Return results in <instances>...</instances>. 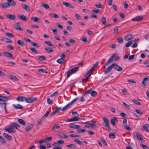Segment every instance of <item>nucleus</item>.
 Here are the masks:
<instances>
[{
    "instance_id": "nucleus-1",
    "label": "nucleus",
    "mask_w": 149,
    "mask_h": 149,
    "mask_svg": "<svg viewBox=\"0 0 149 149\" xmlns=\"http://www.w3.org/2000/svg\"><path fill=\"white\" fill-rule=\"evenodd\" d=\"M20 127V125L19 124L13 123L8 126V128H5L4 130L10 133H15L16 131L14 128L17 129L18 127Z\"/></svg>"
},
{
    "instance_id": "nucleus-2",
    "label": "nucleus",
    "mask_w": 149,
    "mask_h": 149,
    "mask_svg": "<svg viewBox=\"0 0 149 149\" xmlns=\"http://www.w3.org/2000/svg\"><path fill=\"white\" fill-rule=\"evenodd\" d=\"M8 98L4 96H0V104H5L4 107L1 106L3 110L5 111L6 109V102L7 101Z\"/></svg>"
},
{
    "instance_id": "nucleus-3",
    "label": "nucleus",
    "mask_w": 149,
    "mask_h": 149,
    "mask_svg": "<svg viewBox=\"0 0 149 149\" xmlns=\"http://www.w3.org/2000/svg\"><path fill=\"white\" fill-rule=\"evenodd\" d=\"M79 67L78 66L75 67L68 70L66 72V76L67 78L70 77V74L74 73L79 70Z\"/></svg>"
},
{
    "instance_id": "nucleus-4",
    "label": "nucleus",
    "mask_w": 149,
    "mask_h": 149,
    "mask_svg": "<svg viewBox=\"0 0 149 149\" xmlns=\"http://www.w3.org/2000/svg\"><path fill=\"white\" fill-rule=\"evenodd\" d=\"M78 97H77L76 98L73 100L72 101L67 104L66 105L64 106L61 109L62 111H64L65 110L69 108L70 106L73 104L74 102H75L78 99Z\"/></svg>"
},
{
    "instance_id": "nucleus-5",
    "label": "nucleus",
    "mask_w": 149,
    "mask_h": 149,
    "mask_svg": "<svg viewBox=\"0 0 149 149\" xmlns=\"http://www.w3.org/2000/svg\"><path fill=\"white\" fill-rule=\"evenodd\" d=\"M99 63V61L97 62L93 65V66L86 73V74L84 75V77H86L88 74L90 73H92V71L98 64Z\"/></svg>"
},
{
    "instance_id": "nucleus-6",
    "label": "nucleus",
    "mask_w": 149,
    "mask_h": 149,
    "mask_svg": "<svg viewBox=\"0 0 149 149\" xmlns=\"http://www.w3.org/2000/svg\"><path fill=\"white\" fill-rule=\"evenodd\" d=\"M37 100V98L36 97L32 98V97H25V101L28 103H31L33 102L34 101H36Z\"/></svg>"
},
{
    "instance_id": "nucleus-7",
    "label": "nucleus",
    "mask_w": 149,
    "mask_h": 149,
    "mask_svg": "<svg viewBox=\"0 0 149 149\" xmlns=\"http://www.w3.org/2000/svg\"><path fill=\"white\" fill-rule=\"evenodd\" d=\"M134 133V135L135 136H136L138 140L141 142H144V140L140 134L138 133L137 132H135Z\"/></svg>"
},
{
    "instance_id": "nucleus-8",
    "label": "nucleus",
    "mask_w": 149,
    "mask_h": 149,
    "mask_svg": "<svg viewBox=\"0 0 149 149\" xmlns=\"http://www.w3.org/2000/svg\"><path fill=\"white\" fill-rule=\"evenodd\" d=\"M7 2L9 6V7L10 6L14 7L16 4V2L13 0H8Z\"/></svg>"
},
{
    "instance_id": "nucleus-9",
    "label": "nucleus",
    "mask_w": 149,
    "mask_h": 149,
    "mask_svg": "<svg viewBox=\"0 0 149 149\" xmlns=\"http://www.w3.org/2000/svg\"><path fill=\"white\" fill-rule=\"evenodd\" d=\"M113 65V68L118 71H122L123 69L122 68L120 67L119 65L116 64L115 63L112 64Z\"/></svg>"
},
{
    "instance_id": "nucleus-10",
    "label": "nucleus",
    "mask_w": 149,
    "mask_h": 149,
    "mask_svg": "<svg viewBox=\"0 0 149 149\" xmlns=\"http://www.w3.org/2000/svg\"><path fill=\"white\" fill-rule=\"evenodd\" d=\"M113 65L111 64L104 71V74H106L109 73L112 70L113 68Z\"/></svg>"
},
{
    "instance_id": "nucleus-11",
    "label": "nucleus",
    "mask_w": 149,
    "mask_h": 149,
    "mask_svg": "<svg viewBox=\"0 0 149 149\" xmlns=\"http://www.w3.org/2000/svg\"><path fill=\"white\" fill-rule=\"evenodd\" d=\"M143 19V17L142 16H137L136 17L132 18L131 20L132 21H141Z\"/></svg>"
},
{
    "instance_id": "nucleus-12",
    "label": "nucleus",
    "mask_w": 149,
    "mask_h": 149,
    "mask_svg": "<svg viewBox=\"0 0 149 149\" xmlns=\"http://www.w3.org/2000/svg\"><path fill=\"white\" fill-rule=\"evenodd\" d=\"M115 56V54L112 55L108 60L106 63V65H108L111 63H112L114 60V57Z\"/></svg>"
},
{
    "instance_id": "nucleus-13",
    "label": "nucleus",
    "mask_w": 149,
    "mask_h": 149,
    "mask_svg": "<svg viewBox=\"0 0 149 149\" xmlns=\"http://www.w3.org/2000/svg\"><path fill=\"white\" fill-rule=\"evenodd\" d=\"M92 74V73H89L88 74L86 77V78L85 79H83L82 81H80V83H83L87 81L88 80L89 78Z\"/></svg>"
},
{
    "instance_id": "nucleus-14",
    "label": "nucleus",
    "mask_w": 149,
    "mask_h": 149,
    "mask_svg": "<svg viewBox=\"0 0 149 149\" xmlns=\"http://www.w3.org/2000/svg\"><path fill=\"white\" fill-rule=\"evenodd\" d=\"M6 16L7 18L11 20H15V16L14 15L7 14Z\"/></svg>"
},
{
    "instance_id": "nucleus-15",
    "label": "nucleus",
    "mask_w": 149,
    "mask_h": 149,
    "mask_svg": "<svg viewBox=\"0 0 149 149\" xmlns=\"http://www.w3.org/2000/svg\"><path fill=\"white\" fill-rule=\"evenodd\" d=\"M3 54L5 56L7 57L12 58L13 57V55L10 53L8 52H3Z\"/></svg>"
},
{
    "instance_id": "nucleus-16",
    "label": "nucleus",
    "mask_w": 149,
    "mask_h": 149,
    "mask_svg": "<svg viewBox=\"0 0 149 149\" xmlns=\"http://www.w3.org/2000/svg\"><path fill=\"white\" fill-rule=\"evenodd\" d=\"M1 40L7 43H13L12 40L6 38H3L1 39Z\"/></svg>"
},
{
    "instance_id": "nucleus-17",
    "label": "nucleus",
    "mask_w": 149,
    "mask_h": 149,
    "mask_svg": "<svg viewBox=\"0 0 149 149\" xmlns=\"http://www.w3.org/2000/svg\"><path fill=\"white\" fill-rule=\"evenodd\" d=\"M56 62L62 65L65 63V61L64 58H60L57 59Z\"/></svg>"
},
{
    "instance_id": "nucleus-18",
    "label": "nucleus",
    "mask_w": 149,
    "mask_h": 149,
    "mask_svg": "<svg viewBox=\"0 0 149 149\" xmlns=\"http://www.w3.org/2000/svg\"><path fill=\"white\" fill-rule=\"evenodd\" d=\"M8 77L10 79L14 80L16 81H19V79L16 76L13 75H9L8 76Z\"/></svg>"
},
{
    "instance_id": "nucleus-19",
    "label": "nucleus",
    "mask_w": 149,
    "mask_h": 149,
    "mask_svg": "<svg viewBox=\"0 0 149 149\" xmlns=\"http://www.w3.org/2000/svg\"><path fill=\"white\" fill-rule=\"evenodd\" d=\"M34 124H32L26 126L25 128V130L26 132H28L33 127Z\"/></svg>"
},
{
    "instance_id": "nucleus-20",
    "label": "nucleus",
    "mask_w": 149,
    "mask_h": 149,
    "mask_svg": "<svg viewBox=\"0 0 149 149\" xmlns=\"http://www.w3.org/2000/svg\"><path fill=\"white\" fill-rule=\"evenodd\" d=\"M22 8H24V10L27 11H29L30 10V8L29 6L26 4H24L22 6Z\"/></svg>"
},
{
    "instance_id": "nucleus-21",
    "label": "nucleus",
    "mask_w": 149,
    "mask_h": 149,
    "mask_svg": "<svg viewBox=\"0 0 149 149\" xmlns=\"http://www.w3.org/2000/svg\"><path fill=\"white\" fill-rule=\"evenodd\" d=\"M18 18L20 19L23 21H27V20L26 16L23 15H19L18 16Z\"/></svg>"
},
{
    "instance_id": "nucleus-22",
    "label": "nucleus",
    "mask_w": 149,
    "mask_h": 149,
    "mask_svg": "<svg viewBox=\"0 0 149 149\" xmlns=\"http://www.w3.org/2000/svg\"><path fill=\"white\" fill-rule=\"evenodd\" d=\"M69 127L71 128L78 129L80 127V126L76 124H72L70 125Z\"/></svg>"
},
{
    "instance_id": "nucleus-23",
    "label": "nucleus",
    "mask_w": 149,
    "mask_h": 149,
    "mask_svg": "<svg viewBox=\"0 0 149 149\" xmlns=\"http://www.w3.org/2000/svg\"><path fill=\"white\" fill-rule=\"evenodd\" d=\"M61 109V107H58L56 108V110L53 111L50 114V115L51 116H52L56 114Z\"/></svg>"
},
{
    "instance_id": "nucleus-24",
    "label": "nucleus",
    "mask_w": 149,
    "mask_h": 149,
    "mask_svg": "<svg viewBox=\"0 0 149 149\" xmlns=\"http://www.w3.org/2000/svg\"><path fill=\"white\" fill-rule=\"evenodd\" d=\"M25 97L23 96H20L17 97L16 100L18 102H23L25 101Z\"/></svg>"
},
{
    "instance_id": "nucleus-25",
    "label": "nucleus",
    "mask_w": 149,
    "mask_h": 149,
    "mask_svg": "<svg viewBox=\"0 0 149 149\" xmlns=\"http://www.w3.org/2000/svg\"><path fill=\"white\" fill-rule=\"evenodd\" d=\"M13 106L17 109H23V107L19 104H17V105L13 104Z\"/></svg>"
},
{
    "instance_id": "nucleus-26",
    "label": "nucleus",
    "mask_w": 149,
    "mask_h": 149,
    "mask_svg": "<svg viewBox=\"0 0 149 149\" xmlns=\"http://www.w3.org/2000/svg\"><path fill=\"white\" fill-rule=\"evenodd\" d=\"M3 135L8 140H10L12 139V137L11 136L6 133H4Z\"/></svg>"
},
{
    "instance_id": "nucleus-27",
    "label": "nucleus",
    "mask_w": 149,
    "mask_h": 149,
    "mask_svg": "<svg viewBox=\"0 0 149 149\" xmlns=\"http://www.w3.org/2000/svg\"><path fill=\"white\" fill-rule=\"evenodd\" d=\"M132 37V34H129L126 36L125 39L126 41H129L130 40Z\"/></svg>"
},
{
    "instance_id": "nucleus-28",
    "label": "nucleus",
    "mask_w": 149,
    "mask_h": 149,
    "mask_svg": "<svg viewBox=\"0 0 149 149\" xmlns=\"http://www.w3.org/2000/svg\"><path fill=\"white\" fill-rule=\"evenodd\" d=\"M0 5L3 8L9 7V6L8 5V2L2 3L0 4Z\"/></svg>"
},
{
    "instance_id": "nucleus-29",
    "label": "nucleus",
    "mask_w": 149,
    "mask_h": 149,
    "mask_svg": "<svg viewBox=\"0 0 149 149\" xmlns=\"http://www.w3.org/2000/svg\"><path fill=\"white\" fill-rule=\"evenodd\" d=\"M103 120L104 123V124H103V125L104 126L109 124V121L107 118L104 117L103 118Z\"/></svg>"
},
{
    "instance_id": "nucleus-30",
    "label": "nucleus",
    "mask_w": 149,
    "mask_h": 149,
    "mask_svg": "<svg viewBox=\"0 0 149 149\" xmlns=\"http://www.w3.org/2000/svg\"><path fill=\"white\" fill-rule=\"evenodd\" d=\"M17 43L22 47H23L25 45L24 42L22 40H18L17 41Z\"/></svg>"
},
{
    "instance_id": "nucleus-31",
    "label": "nucleus",
    "mask_w": 149,
    "mask_h": 149,
    "mask_svg": "<svg viewBox=\"0 0 149 149\" xmlns=\"http://www.w3.org/2000/svg\"><path fill=\"white\" fill-rule=\"evenodd\" d=\"M59 137L61 139H67L68 138V136L65 134H58Z\"/></svg>"
},
{
    "instance_id": "nucleus-32",
    "label": "nucleus",
    "mask_w": 149,
    "mask_h": 149,
    "mask_svg": "<svg viewBox=\"0 0 149 149\" xmlns=\"http://www.w3.org/2000/svg\"><path fill=\"white\" fill-rule=\"evenodd\" d=\"M18 121L19 123L21 125H25V121L23 119L20 118L18 119Z\"/></svg>"
},
{
    "instance_id": "nucleus-33",
    "label": "nucleus",
    "mask_w": 149,
    "mask_h": 149,
    "mask_svg": "<svg viewBox=\"0 0 149 149\" xmlns=\"http://www.w3.org/2000/svg\"><path fill=\"white\" fill-rule=\"evenodd\" d=\"M149 126L148 124H145L143 126V129L145 130L147 132H149V130L148 128V127Z\"/></svg>"
},
{
    "instance_id": "nucleus-34",
    "label": "nucleus",
    "mask_w": 149,
    "mask_h": 149,
    "mask_svg": "<svg viewBox=\"0 0 149 149\" xmlns=\"http://www.w3.org/2000/svg\"><path fill=\"white\" fill-rule=\"evenodd\" d=\"M74 141L75 142V143H76L79 145H83V143L82 142L80 141L79 140L76 139H75L74 140Z\"/></svg>"
},
{
    "instance_id": "nucleus-35",
    "label": "nucleus",
    "mask_w": 149,
    "mask_h": 149,
    "mask_svg": "<svg viewBox=\"0 0 149 149\" xmlns=\"http://www.w3.org/2000/svg\"><path fill=\"white\" fill-rule=\"evenodd\" d=\"M29 49L31 50L32 52L35 54H38V52L35 48L30 47Z\"/></svg>"
},
{
    "instance_id": "nucleus-36",
    "label": "nucleus",
    "mask_w": 149,
    "mask_h": 149,
    "mask_svg": "<svg viewBox=\"0 0 149 149\" xmlns=\"http://www.w3.org/2000/svg\"><path fill=\"white\" fill-rule=\"evenodd\" d=\"M101 21L103 25H105L107 22L106 18L105 17H103L101 19Z\"/></svg>"
},
{
    "instance_id": "nucleus-37",
    "label": "nucleus",
    "mask_w": 149,
    "mask_h": 149,
    "mask_svg": "<svg viewBox=\"0 0 149 149\" xmlns=\"http://www.w3.org/2000/svg\"><path fill=\"white\" fill-rule=\"evenodd\" d=\"M49 113L50 112L49 111H47L46 113L42 117L41 119H42V120H43L44 119L46 118L47 117Z\"/></svg>"
},
{
    "instance_id": "nucleus-38",
    "label": "nucleus",
    "mask_w": 149,
    "mask_h": 149,
    "mask_svg": "<svg viewBox=\"0 0 149 149\" xmlns=\"http://www.w3.org/2000/svg\"><path fill=\"white\" fill-rule=\"evenodd\" d=\"M100 139L103 144L106 146H108V144L107 143L105 139L103 138H101Z\"/></svg>"
},
{
    "instance_id": "nucleus-39",
    "label": "nucleus",
    "mask_w": 149,
    "mask_h": 149,
    "mask_svg": "<svg viewBox=\"0 0 149 149\" xmlns=\"http://www.w3.org/2000/svg\"><path fill=\"white\" fill-rule=\"evenodd\" d=\"M45 49L47 53H52L53 52V50L49 47L45 48Z\"/></svg>"
},
{
    "instance_id": "nucleus-40",
    "label": "nucleus",
    "mask_w": 149,
    "mask_h": 149,
    "mask_svg": "<svg viewBox=\"0 0 149 149\" xmlns=\"http://www.w3.org/2000/svg\"><path fill=\"white\" fill-rule=\"evenodd\" d=\"M60 127L59 125H56L51 128V129L52 130H56L59 129Z\"/></svg>"
},
{
    "instance_id": "nucleus-41",
    "label": "nucleus",
    "mask_w": 149,
    "mask_h": 149,
    "mask_svg": "<svg viewBox=\"0 0 149 149\" xmlns=\"http://www.w3.org/2000/svg\"><path fill=\"white\" fill-rule=\"evenodd\" d=\"M31 44L32 45L37 48L39 47V45L37 43L34 42H31Z\"/></svg>"
},
{
    "instance_id": "nucleus-42",
    "label": "nucleus",
    "mask_w": 149,
    "mask_h": 149,
    "mask_svg": "<svg viewBox=\"0 0 149 149\" xmlns=\"http://www.w3.org/2000/svg\"><path fill=\"white\" fill-rule=\"evenodd\" d=\"M117 40L119 43H121L123 42V39L122 37H119L117 38Z\"/></svg>"
},
{
    "instance_id": "nucleus-43",
    "label": "nucleus",
    "mask_w": 149,
    "mask_h": 149,
    "mask_svg": "<svg viewBox=\"0 0 149 149\" xmlns=\"http://www.w3.org/2000/svg\"><path fill=\"white\" fill-rule=\"evenodd\" d=\"M14 27L15 29L18 30H19L21 31L23 30V29L18 25H15L14 26Z\"/></svg>"
},
{
    "instance_id": "nucleus-44",
    "label": "nucleus",
    "mask_w": 149,
    "mask_h": 149,
    "mask_svg": "<svg viewBox=\"0 0 149 149\" xmlns=\"http://www.w3.org/2000/svg\"><path fill=\"white\" fill-rule=\"evenodd\" d=\"M5 34L9 38H12L14 37V35L13 34L9 32H6Z\"/></svg>"
},
{
    "instance_id": "nucleus-45",
    "label": "nucleus",
    "mask_w": 149,
    "mask_h": 149,
    "mask_svg": "<svg viewBox=\"0 0 149 149\" xmlns=\"http://www.w3.org/2000/svg\"><path fill=\"white\" fill-rule=\"evenodd\" d=\"M91 95L92 96L94 97L96 96V95H97V93L95 91H91Z\"/></svg>"
},
{
    "instance_id": "nucleus-46",
    "label": "nucleus",
    "mask_w": 149,
    "mask_h": 149,
    "mask_svg": "<svg viewBox=\"0 0 149 149\" xmlns=\"http://www.w3.org/2000/svg\"><path fill=\"white\" fill-rule=\"evenodd\" d=\"M109 138L114 139L116 137V135L115 133H110L109 135Z\"/></svg>"
},
{
    "instance_id": "nucleus-47",
    "label": "nucleus",
    "mask_w": 149,
    "mask_h": 149,
    "mask_svg": "<svg viewBox=\"0 0 149 149\" xmlns=\"http://www.w3.org/2000/svg\"><path fill=\"white\" fill-rule=\"evenodd\" d=\"M39 60L40 61H43L46 60L45 57L44 56H40L39 57Z\"/></svg>"
},
{
    "instance_id": "nucleus-48",
    "label": "nucleus",
    "mask_w": 149,
    "mask_h": 149,
    "mask_svg": "<svg viewBox=\"0 0 149 149\" xmlns=\"http://www.w3.org/2000/svg\"><path fill=\"white\" fill-rule=\"evenodd\" d=\"M132 101L135 104L139 105H140L141 104V103L139 102L138 101V100H136V99L133 100H132Z\"/></svg>"
},
{
    "instance_id": "nucleus-49",
    "label": "nucleus",
    "mask_w": 149,
    "mask_h": 149,
    "mask_svg": "<svg viewBox=\"0 0 149 149\" xmlns=\"http://www.w3.org/2000/svg\"><path fill=\"white\" fill-rule=\"evenodd\" d=\"M123 104L124 106L126 108H127L128 109H130V106L127 104L126 103H125L124 102H123Z\"/></svg>"
},
{
    "instance_id": "nucleus-50",
    "label": "nucleus",
    "mask_w": 149,
    "mask_h": 149,
    "mask_svg": "<svg viewBox=\"0 0 149 149\" xmlns=\"http://www.w3.org/2000/svg\"><path fill=\"white\" fill-rule=\"evenodd\" d=\"M80 120L81 119L77 117H75L72 118V121H77L79 120Z\"/></svg>"
},
{
    "instance_id": "nucleus-51",
    "label": "nucleus",
    "mask_w": 149,
    "mask_h": 149,
    "mask_svg": "<svg viewBox=\"0 0 149 149\" xmlns=\"http://www.w3.org/2000/svg\"><path fill=\"white\" fill-rule=\"evenodd\" d=\"M45 43L46 45L49 46H51L52 44V43L51 42L48 41H45Z\"/></svg>"
},
{
    "instance_id": "nucleus-52",
    "label": "nucleus",
    "mask_w": 149,
    "mask_h": 149,
    "mask_svg": "<svg viewBox=\"0 0 149 149\" xmlns=\"http://www.w3.org/2000/svg\"><path fill=\"white\" fill-rule=\"evenodd\" d=\"M133 43L132 41H130L126 45V47H128L130 46Z\"/></svg>"
},
{
    "instance_id": "nucleus-53",
    "label": "nucleus",
    "mask_w": 149,
    "mask_h": 149,
    "mask_svg": "<svg viewBox=\"0 0 149 149\" xmlns=\"http://www.w3.org/2000/svg\"><path fill=\"white\" fill-rule=\"evenodd\" d=\"M92 88L88 90L85 92L83 94V96H85L88 93H90L91 92Z\"/></svg>"
},
{
    "instance_id": "nucleus-54",
    "label": "nucleus",
    "mask_w": 149,
    "mask_h": 149,
    "mask_svg": "<svg viewBox=\"0 0 149 149\" xmlns=\"http://www.w3.org/2000/svg\"><path fill=\"white\" fill-rule=\"evenodd\" d=\"M67 147H68L70 148H74L75 147V145L73 144H71L70 145H67Z\"/></svg>"
},
{
    "instance_id": "nucleus-55",
    "label": "nucleus",
    "mask_w": 149,
    "mask_h": 149,
    "mask_svg": "<svg viewBox=\"0 0 149 149\" xmlns=\"http://www.w3.org/2000/svg\"><path fill=\"white\" fill-rule=\"evenodd\" d=\"M86 130L85 129H79L77 130V132L79 133L81 132H86Z\"/></svg>"
},
{
    "instance_id": "nucleus-56",
    "label": "nucleus",
    "mask_w": 149,
    "mask_h": 149,
    "mask_svg": "<svg viewBox=\"0 0 149 149\" xmlns=\"http://www.w3.org/2000/svg\"><path fill=\"white\" fill-rule=\"evenodd\" d=\"M42 6L46 9H47L49 8L48 4L45 3H43Z\"/></svg>"
},
{
    "instance_id": "nucleus-57",
    "label": "nucleus",
    "mask_w": 149,
    "mask_h": 149,
    "mask_svg": "<svg viewBox=\"0 0 149 149\" xmlns=\"http://www.w3.org/2000/svg\"><path fill=\"white\" fill-rule=\"evenodd\" d=\"M31 19L35 22H37L39 20V18L37 17H32Z\"/></svg>"
},
{
    "instance_id": "nucleus-58",
    "label": "nucleus",
    "mask_w": 149,
    "mask_h": 149,
    "mask_svg": "<svg viewBox=\"0 0 149 149\" xmlns=\"http://www.w3.org/2000/svg\"><path fill=\"white\" fill-rule=\"evenodd\" d=\"M95 6L97 8H103V6L100 3L98 4H96L95 5Z\"/></svg>"
},
{
    "instance_id": "nucleus-59",
    "label": "nucleus",
    "mask_w": 149,
    "mask_h": 149,
    "mask_svg": "<svg viewBox=\"0 0 149 149\" xmlns=\"http://www.w3.org/2000/svg\"><path fill=\"white\" fill-rule=\"evenodd\" d=\"M82 41L86 43L88 42V40L86 37H83L81 40Z\"/></svg>"
},
{
    "instance_id": "nucleus-60",
    "label": "nucleus",
    "mask_w": 149,
    "mask_h": 149,
    "mask_svg": "<svg viewBox=\"0 0 149 149\" xmlns=\"http://www.w3.org/2000/svg\"><path fill=\"white\" fill-rule=\"evenodd\" d=\"M100 11L99 9H95L92 10V12L96 14L99 13Z\"/></svg>"
},
{
    "instance_id": "nucleus-61",
    "label": "nucleus",
    "mask_w": 149,
    "mask_h": 149,
    "mask_svg": "<svg viewBox=\"0 0 149 149\" xmlns=\"http://www.w3.org/2000/svg\"><path fill=\"white\" fill-rule=\"evenodd\" d=\"M136 112L138 114L141 115H142L143 114V113L140 110L138 109H136Z\"/></svg>"
},
{
    "instance_id": "nucleus-62",
    "label": "nucleus",
    "mask_w": 149,
    "mask_h": 149,
    "mask_svg": "<svg viewBox=\"0 0 149 149\" xmlns=\"http://www.w3.org/2000/svg\"><path fill=\"white\" fill-rule=\"evenodd\" d=\"M51 17H54L57 18L58 17V15L56 13L52 14V15H51Z\"/></svg>"
},
{
    "instance_id": "nucleus-63",
    "label": "nucleus",
    "mask_w": 149,
    "mask_h": 149,
    "mask_svg": "<svg viewBox=\"0 0 149 149\" xmlns=\"http://www.w3.org/2000/svg\"><path fill=\"white\" fill-rule=\"evenodd\" d=\"M118 30L119 29L118 28V27H116L114 29L113 33L114 34L118 33Z\"/></svg>"
},
{
    "instance_id": "nucleus-64",
    "label": "nucleus",
    "mask_w": 149,
    "mask_h": 149,
    "mask_svg": "<svg viewBox=\"0 0 149 149\" xmlns=\"http://www.w3.org/2000/svg\"><path fill=\"white\" fill-rule=\"evenodd\" d=\"M140 145H141V146L142 147L144 148V149H149V148L148 147V146H147L145 145L144 144H141Z\"/></svg>"
}]
</instances>
